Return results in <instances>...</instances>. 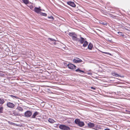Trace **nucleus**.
Instances as JSON below:
<instances>
[{"label": "nucleus", "instance_id": "1", "mask_svg": "<svg viewBox=\"0 0 130 130\" xmlns=\"http://www.w3.org/2000/svg\"><path fill=\"white\" fill-rule=\"evenodd\" d=\"M74 122L76 124L80 127H83L85 125L84 122L83 121H81L79 119H75Z\"/></svg>", "mask_w": 130, "mask_h": 130}, {"label": "nucleus", "instance_id": "2", "mask_svg": "<svg viewBox=\"0 0 130 130\" xmlns=\"http://www.w3.org/2000/svg\"><path fill=\"white\" fill-rule=\"evenodd\" d=\"M59 128L62 130H70V128L67 126L63 125H59Z\"/></svg>", "mask_w": 130, "mask_h": 130}, {"label": "nucleus", "instance_id": "3", "mask_svg": "<svg viewBox=\"0 0 130 130\" xmlns=\"http://www.w3.org/2000/svg\"><path fill=\"white\" fill-rule=\"evenodd\" d=\"M32 114V112L30 111H27L25 113V117L27 118L31 117V116Z\"/></svg>", "mask_w": 130, "mask_h": 130}, {"label": "nucleus", "instance_id": "4", "mask_svg": "<svg viewBox=\"0 0 130 130\" xmlns=\"http://www.w3.org/2000/svg\"><path fill=\"white\" fill-rule=\"evenodd\" d=\"M67 66L68 68L71 69H75L76 67L75 65L71 63L68 64Z\"/></svg>", "mask_w": 130, "mask_h": 130}, {"label": "nucleus", "instance_id": "5", "mask_svg": "<svg viewBox=\"0 0 130 130\" xmlns=\"http://www.w3.org/2000/svg\"><path fill=\"white\" fill-rule=\"evenodd\" d=\"M88 127L90 128H92L94 129H95L93 127H94L95 124L94 123L89 122L87 124Z\"/></svg>", "mask_w": 130, "mask_h": 130}, {"label": "nucleus", "instance_id": "6", "mask_svg": "<svg viewBox=\"0 0 130 130\" xmlns=\"http://www.w3.org/2000/svg\"><path fill=\"white\" fill-rule=\"evenodd\" d=\"M7 105L8 107L11 108H13L15 106V105L14 104L10 102H8Z\"/></svg>", "mask_w": 130, "mask_h": 130}, {"label": "nucleus", "instance_id": "7", "mask_svg": "<svg viewBox=\"0 0 130 130\" xmlns=\"http://www.w3.org/2000/svg\"><path fill=\"white\" fill-rule=\"evenodd\" d=\"M74 62L80 63L82 62V61L80 59L78 58H75L73 60Z\"/></svg>", "mask_w": 130, "mask_h": 130}, {"label": "nucleus", "instance_id": "8", "mask_svg": "<svg viewBox=\"0 0 130 130\" xmlns=\"http://www.w3.org/2000/svg\"><path fill=\"white\" fill-rule=\"evenodd\" d=\"M68 5L73 7H75L76 6L75 5L74 2L71 1L68 2H67Z\"/></svg>", "mask_w": 130, "mask_h": 130}, {"label": "nucleus", "instance_id": "9", "mask_svg": "<svg viewBox=\"0 0 130 130\" xmlns=\"http://www.w3.org/2000/svg\"><path fill=\"white\" fill-rule=\"evenodd\" d=\"M80 39H78L79 40L78 41L81 44L83 43L85 41V40L86 39H84L83 38L81 37V36L80 37Z\"/></svg>", "mask_w": 130, "mask_h": 130}, {"label": "nucleus", "instance_id": "10", "mask_svg": "<svg viewBox=\"0 0 130 130\" xmlns=\"http://www.w3.org/2000/svg\"><path fill=\"white\" fill-rule=\"evenodd\" d=\"M39 115V113L37 111H35L31 116V118H35L36 117Z\"/></svg>", "mask_w": 130, "mask_h": 130}, {"label": "nucleus", "instance_id": "11", "mask_svg": "<svg viewBox=\"0 0 130 130\" xmlns=\"http://www.w3.org/2000/svg\"><path fill=\"white\" fill-rule=\"evenodd\" d=\"M41 9L40 8V7L39 8L35 7L34 9V11L37 13H39L41 11Z\"/></svg>", "mask_w": 130, "mask_h": 130}, {"label": "nucleus", "instance_id": "12", "mask_svg": "<svg viewBox=\"0 0 130 130\" xmlns=\"http://www.w3.org/2000/svg\"><path fill=\"white\" fill-rule=\"evenodd\" d=\"M13 116H19L20 115V114L18 112H17L15 110L13 111L12 115Z\"/></svg>", "mask_w": 130, "mask_h": 130}, {"label": "nucleus", "instance_id": "13", "mask_svg": "<svg viewBox=\"0 0 130 130\" xmlns=\"http://www.w3.org/2000/svg\"><path fill=\"white\" fill-rule=\"evenodd\" d=\"M77 35H76L75 36H73L72 37V38L73 40L74 41H78V38L77 37Z\"/></svg>", "mask_w": 130, "mask_h": 130}, {"label": "nucleus", "instance_id": "14", "mask_svg": "<svg viewBox=\"0 0 130 130\" xmlns=\"http://www.w3.org/2000/svg\"><path fill=\"white\" fill-rule=\"evenodd\" d=\"M75 71L76 72H79L80 73L81 72H82L84 73H85L83 71L80 70V69L79 68H78Z\"/></svg>", "mask_w": 130, "mask_h": 130}, {"label": "nucleus", "instance_id": "15", "mask_svg": "<svg viewBox=\"0 0 130 130\" xmlns=\"http://www.w3.org/2000/svg\"><path fill=\"white\" fill-rule=\"evenodd\" d=\"M93 47V45L91 43H90L88 46V49H92Z\"/></svg>", "mask_w": 130, "mask_h": 130}, {"label": "nucleus", "instance_id": "16", "mask_svg": "<svg viewBox=\"0 0 130 130\" xmlns=\"http://www.w3.org/2000/svg\"><path fill=\"white\" fill-rule=\"evenodd\" d=\"M48 121L51 123H53L55 122V121L53 119L51 118H49L48 119Z\"/></svg>", "mask_w": 130, "mask_h": 130}, {"label": "nucleus", "instance_id": "17", "mask_svg": "<svg viewBox=\"0 0 130 130\" xmlns=\"http://www.w3.org/2000/svg\"><path fill=\"white\" fill-rule=\"evenodd\" d=\"M69 36L72 37L73 36H74L76 35L75 32H70L69 34Z\"/></svg>", "mask_w": 130, "mask_h": 130}, {"label": "nucleus", "instance_id": "18", "mask_svg": "<svg viewBox=\"0 0 130 130\" xmlns=\"http://www.w3.org/2000/svg\"><path fill=\"white\" fill-rule=\"evenodd\" d=\"M111 73L112 75L113 76L116 77L120 76H119V75L118 74L116 73L115 72H112Z\"/></svg>", "mask_w": 130, "mask_h": 130}, {"label": "nucleus", "instance_id": "19", "mask_svg": "<svg viewBox=\"0 0 130 130\" xmlns=\"http://www.w3.org/2000/svg\"><path fill=\"white\" fill-rule=\"evenodd\" d=\"M16 109L21 112L23 110L22 108L20 106L18 107Z\"/></svg>", "mask_w": 130, "mask_h": 130}, {"label": "nucleus", "instance_id": "20", "mask_svg": "<svg viewBox=\"0 0 130 130\" xmlns=\"http://www.w3.org/2000/svg\"><path fill=\"white\" fill-rule=\"evenodd\" d=\"M5 102L4 100L2 99H0V104L2 105Z\"/></svg>", "mask_w": 130, "mask_h": 130}, {"label": "nucleus", "instance_id": "21", "mask_svg": "<svg viewBox=\"0 0 130 130\" xmlns=\"http://www.w3.org/2000/svg\"><path fill=\"white\" fill-rule=\"evenodd\" d=\"M88 44V42L86 41H85L84 42V44H83V46L84 47H86Z\"/></svg>", "mask_w": 130, "mask_h": 130}, {"label": "nucleus", "instance_id": "22", "mask_svg": "<svg viewBox=\"0 0 130 130\" xmlns=\"http://www.w3.org/2000/svg\"><path fill=\"white\" fill-rule=\"evenodd\" d=\"M22 1L23 2L26 4H28L29 2L28 0H22Z\"/></svg>", "mask_w": 130, "mask_h": 130}, {"label": "nucleus", "instance_id": "23", "mask_svg": "<svg viewBox=\"0 0 130 130\" xmlns=\"http://www.w3.org/2000/svg\"><path fill=\"white\" fill-rule=\"evenodd\" d=\"M9 96L13 99L15 98L16 99H19V98L17 96H14L12 95H10Z\"/></svg>", "mask_w": 130, "mask_h": 130}, {"label": "nucleus", "instance_id": "24", "mask_svg": "<svg viewBox=\"0 0 130 130\" xmlns=\"http://www.w3.org/2000/svg\"><path fill=\"white\" fill-rule=\"evenodd\" d=\"M40 15H42V16H47V14L45 13H43V12H41L40 13Z\"/></svg>", "mask_w": 130, "mask_h": 130}, {"label": "nucleus", "instance_id": "25", "mask_svg": "<svg viewBox=\"0 0 130 130\" xmlns=\"http://www.w3.org/2000/svg\"><path fill=\"white\" fill-rule=\"evenodd\" d=\"M100 23L101 24H102L103 25H107V23H106V22H100Z\"/></svg>", "mask_w": 130, "mask_h": 130}, {"label": "nucleus", "instance_id": "26", "mask_svg": "<svg viewBox=\"0 0 130 130\" xmlns=\"http://www.w3.org/2000/svg\"><path fill=\"white\" fill-rule=\"evenodd\" d=\"M3 107H0V113H2L3 112Z\"/></svg>", "mask_w": 130, "mask_h": 130}, {"label": "nucleus", "instance_id": "27", "mask_svg": "<svg viewBox=\"0 0 130 130\" xmlns=\"http://www.w3.org/2000/svg\"><path fill=\"white\" fill-rule=\"evenodd\" d=\"M118 34L121 36H123V34L122 33V32H118Z\"/></svg>", "mask_w": 130, "mask_h": 130}, {"label": "nucleus", "instance_id": "28", "mask_svg": "<svg viewBox=\"0 0 130 130\" xmlns=\"http://www.w3.org/2000/svg\"><path fill=\"white\" fill-rule=\"evenodd\" d=\"M48 39L50 40L49 41L50 42L51 41H55V40H54V39L53 38H49Z\"/></svg>", "mask_w": 130, "mask_h": 130}, {"label": "nucleus", "instance_id": "29", "mask_svg": "<svg viewBox=\"0 0 130 130\" xmlns=\"http://www.w3.org/2000/svg\"><path fill=\"white\" fill-rule=\"evenodd\" d=\"M99 51L101 52H102L104 53H105V54H107V55H111V54H110V53H107V52H102L100 50H99Z\"/></svg>", "mask_w": 130, "mask_h": 130}, {"label": "nucleus", "instance_id": "30", "mask_svg": "<svg viewBox=\"0 0 130 130\" xmlns=\"http://www.w3.org/2000/svg\"><path fill=\"white\" fill-rule=\"evenodd\" d=\"M48 18L49 19H52L53 20L54 19V18L52 16L48 17Z\"/></svg>", "mask_w": 130, "mask_h": 130}, {"label": "nucleus", "instance_id": "31", "mask_svg": "<svg viewBox=\"0 0 130 130\" xmlns=\"http://www.w3.org/2000/svg\"><path fill=\"white\" fill-rule=\"evenodd\" d=\"M91 88L92 89H93V90H95V88L94 87H91Z\"/></svg>", "mask_w": 130, "mask_h": 130}, {"label": "nucleus", "instance_id": "32", "mask_svg": "<svg viewBox=\"0 0 130 130\" xmlns=\"http://www.w3.org/2000/svg\"><path fill=\"white\" fill-rule=\"evenodd\" d=\"M33 8V6H31L30 7V9L31 10H32Z\"/></svg>", "mask_w": 130, "mask_h": 130}, {"label": "nucleus", "instance_id": "33", "mask_svg": "<svg viewBox=\"0 0 130 130\" xmlns=\"http://www.w3.org/2000/svg\"><path fill=\"white\" fill-rule=\"evenodd\" d=\"M104 130H110L108 128H106L104 129Z\"/></svg>", "mask_w": 130, "mask_h": 130}, {"label": "nucleus", "instance_id": "34", "mask_svg": "<svg viewBox=\"0 0 130 130\" xmlns=\"http://www.w3.org/2000/svg\"><path fill=\"white\" fill-rule=\"evenodd\" d=\"M7 50H8L7 51H10V49H7Z\"/></svg>", "mask_w": 130, "mask_h": 130}]
</instances>
